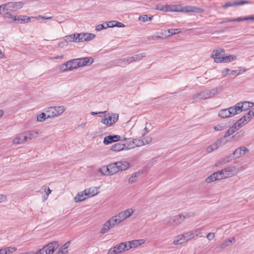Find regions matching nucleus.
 Instances as JSON below:
<instances>
[{
	"mask_svg": "<svg viewBox=\"0 0 254 254\" xmlns=\"http://www.w3.org/2000/svg\"><path fill=\"white\" fill-rule=\"evenodd\" d=\"M218 89V88L216 87L211 90H205L194 95L193 99L197 101L212 97L217 94Z\"/></svg>",
	"mask_w": 254,
	"mask_h": 254,
	"instance_id": "1",
	"label": "nucleus"
},
{
	"mask_svg": "<svg viewBox=\"0 0 254 254\" xmlns=\"http://www.w3.org/2000/svg\"><path fill=\"white\" fill-rule=\"evenodd\" d=\"M59 247V242L58 241H54L40 249L36 254H53Z\"/></svg>",
	"mask_w": 254,
	"mask_h": 254,
	"instance_id": "2",
	"label": "nucleus"
},
{
	"mask_svg": "<svg viewBox=\"0 0 254 254\" xmlns=\"http://www.w3.org/2000/svg\"><path fill=\"white\" fill-rule=\"evenodd\" d=\"M218 171L221 174L223 179L233 176L238 173V170L236 166H231Z\"/></svg>",
	"mask_w": 254,
	"mask_h": 254,
	"instance_id": "3",
	"label": "nucleus"
},
{
	"mask_svg": "<svg viewBox=\"0 0 254 254\" xmlns=\"http://www.w3.org/2000/svg\"><path fill=\"white\" fill-rule=\"evenodd\" d=\"M78 61V59H73L67 61L65 63L61 65L60 69L61 71H64L66 70H71L73 69L77 68L76 62Z\"/></svg>",
	"mask_w": 254,
	"mask_h": 254,
	"instance_id": "4",
	"label": "nucleus"
},
{
	"mask_svg": "<svg viewBox=\"0 0 254 254\" xmlns=\"http://www.w3.org/2000/svg\"><path fill=\"white\" fill-rule=\"evenodd\" d=\"M7 6V10L15 11L23 7V3L21 1L9 2L3 4V6Z\"/></svg>",
	"mask_w": 254,
	"mask_h": 254,
	"instance_id": "5",
	"label": "nucleus"
},
{
	"mask_svg": "<svg viewBox=\"0 0 254 254\" xmlns=\"http://www.w3.org/2000/svg\"><path fill=\"white\" fill-rule=\"evenodd\" d=\"M225 51L223 49H218L214 50L211 55V57L214 59V62L217 63H222V57H221L222 53H224Z\"/></svg>",
	"mask_w": 254,
	"mask_h": 254,
	"instance_id": "6",
	"label": "nucleus"
},
{
	"mask_svg": "<svg viewBox=\"0 0 254 254\" xmlns=\"http://www.w3.org/2000/svg\"><path fill=\"white\" fill-rule=\"evenodd\" d=\"M120 138L121 136L119 135H109L104 138L103 143L106 145H108L120 140Z\"/></svg>",
	"mask_w": 254,
	"mask_h": 254,
	"instance_id": "7",
	"label": "nucleus"
},
{
	"mask_svg": "<svg viewBox=\"0 0 254 254\" xmlns=\"http://www.w3.org/2000/svg\"><path fill=\"white\" fill-rule=\"evenodd\" d=\"M249 150L245 147H241L236 149L233 153L232 155L234 159L240 158L244 155L246 152H248Z\"/></svg>",
	"mask_w": 254,
	"mask_h": 254,
	"instance_id": "8",
	"label": "nucleus"
},
{
	"mask_svg": "<svg viewBox=\"0 0 254 254\" xmlns=\"http://www.w3.org/2000/svg\"><path fill=\"white\" fill-rule=\"evenodd\" d=\"M183 221L182 215L179 214L170 218L168 221V223L171 225H175L181 224Z\"/></svg>",
	"mask_w": 254,
	"mask_h": 254,
	"instance_id": "9",
	"label": "nucleus"
},
{
	"mask_svg": "<svg viewBox=\"0 0 254 254\" xmlns=\"http://www.w3.org/2000/svg\"><path fill=\"white\" fill-rule=\"evenodd\" d=\"M219 171L213 173L210 176H208L205 179V182L207 183H211L216 180H220L222 179V177Z\"/></svg>",
	"mask_w": 254,
	"mask_h": 254,
	"instance_id": "10",
	"label": "nucleus"
},
{
	"mask_svg": "<svg viewBox=\"0 0 254 254\" xmlns=\"http://www.w3.org/2000/svg\"><path fill=\"white\" fill-rule=\"evenodd\" d=\"M238 104H240L241 112L247 111L254 106V103L249 101L240 102Z\"/></svg>",
	"mask_w": 254,
	"mask_h": 254,
	"instance_id": "11",
	"label": "nucleus"
},
{
	"mask_svg": "<svg viewBox=\"0 0 254 254\" xmlns=\"http://www.w3.org/2000/svg\"><path fill=\"white\" fill-rule=\"evenodd\" d=\"M186 13L193 12L196 13H201L204 11V9L194 6L187 5L186 6Z\"/></svg>",
	"mask_w": 254,
	"mask_h": 254,
	"instance_id": "12",
	"label": "nucleus"
},
{
	"mask_svg": "<svg viewBox=\"0 0 254 254\" xmlns=\"http://www.w3.org/2000/svg\"><path fill=\"white\" fill-rule=\"evenodd\" d=\"M113 122H109L108 118H106L105 117L102 119L101 122L107 126H112L117 122L119 119V115L118 114H113Z\"/></svg>",
	"mask_w": 254,
	"mask_h": 254,
	"instance_id": "13",
	"label": "nucleus"
},
{
	"mask_svg": "<svg viewBox=\"0 0 254 254\" xmlns=\"http://www.w3.org/2000/svg\"><path fill=\"white\" fill-rule=\"evenodd\" d=\"M110 219L115 225L125 220V218L123 212H122L119 213L118 215L113 216Z\"/></svg>",
	"mask_w": 254,
	"mask_h": 254,
	"instance_id": "14",
	"label": "nucleus"
},
{
	"mask_svg": "<svg viewBox=\"0 0 254 254\" xmlns=\"http://www.w3.org/2000/svg\"><path fill=\"white\" fill-rule=\"evenodd\" d=\"M115 226L114 224L112 222L111 220L110 219L107 221L103 225V227L100 230L101 234L106 233L110 229L113 228Z\"/></svg>",
	"mask_w": 254,
	"mask_h": 254,
	"instance_id": "15",
	"label": "nucleus"
},
{
	"mask_svg": "<svg viewBox=\"0 0 254 254\" xmlns=\"http://www.w3.org/2000/svg\"><path fill=\"white\" fill-rule=\"evenodd\" d=\"M114 249L117 250V253L118 254L121 253L124 251H127V242H123L118 244L116 246H114Z\"/></svg>",
	"mask_w": 254,
	"mask_h": 254,
	"instance_id": "16",
	"label": "nucleus"
},
{
	"mask_svg": "<svg viewBox=\"0 0 254 254\" xmlns=\"http://www.w3.org/2000/svg\"><path fill=\"white\" fill-rule=\"evenodd\" d=\"M144 145V140L141 139H134L128 145L130 148H134L136 147H139Z\"/></svg>",
	"mask_w": 254,
	"mask_h": 254,
	"instance_id": "17",
	"label": "nucleus"
},
{
	"mask_svg": "<svg viewBox=\"0 0 254 254\" xmlns=\"http://www.w3.org/2000/svg\"><path fill=\"white\" fill-rule=\"evenodd\" d=\"M45 113L47 114V118H52L56 117V109L54 106L49 107L44 109Z\"/></svg>",
	"mask_w": 254,
	"mask_h": 254,
	"instance_id": "18",
	"label": "nucleus"
},
{
	"mask_svg": "<svg viewBox=\"0 0 254 254\" xmlns=\"http://www.w3.org/2000/svg\"><path fill=\"white\" fill-rule=\"evenodd\" d=\"M229 109L231 116H235L242 112L238 103L235 106L229 107Z\"/></svg>",
	"mask_w": 254,
	"mask_h": 254,
	"instance_id": "19",
	"label": "nucleus"
},
{
	"mask_svg": "<svg viewBox=\"0 0 254 254\" xmlns=\"http://www.w3.org/2000/svg\"><path fill=\"white\" fill-rule=\"evenodd\" d=\"M117 168L120 171H125L127 170L129 167V163L126 161H120L117 162Z\"/></svg>",
	"mask_w": 254,
	"mask_h": 254,
	"instance_id": "20",
	"label": "nucleus"
},
{
	"mask_svg": "<svg viewBox=\"0 0 254 254\" xmlns=\"http://www.w3.org/2000/svg\"><path fill=\"white\" fill-rule=\"evenodd\" d=\"M86 191L87 190H85L84 191L78 193L74 198L75 201L79 202L84 200L86 198V196H87Z\"/></svg>",
	"mask_w": 254,
	"mask_h": 254,
	"instance_id": "21",
	"label": "nucleus"
},
{
	"mask_svg": "<svg viewBox=\"0 0 254 254\" xmlns=\"http://www.w3.org/2000/svg\"><path fill=\"white\" fill-rule=\"evenodd\" d=\"M109 168L110 175H113L119 172V170L117 168V163L115 162L111 163L108 165Z\"/></svg>",
	"mask_w": 254,
	"mask_h": 254,
	"instance_id": "22",
	"label": "nucleus"
},
{
	"mask_svg": "<svg viewBox=\"0 0 254 254\" xmlns=\"http://www.w3.org/2000/svg\"><path fill=\"white\" fill-rule=\"evenodd\" d=\"M234 159L232 154L226 156L225 157L221 158L219 161L215 164L216 166H218V164H224L226 163L230 162L231 160Z\"/></svg>",
	"mask_w": 254,
	"mask_h": 254,
	"instance_id": "23",
	"label": "nucleus"
},
{
	"mask_svg": "<svg viewBox=\"0 0 254 254\" xmlns=\"http://www.w3.org/2000/svg\"><path fill=\"white\" fill-rule=\"evenodd\" d=\"M4 19L8 22H17L16 16H13L9 12H6L4 14Z\"/></svg>",
	"mask_w": 254,
	"mask_h": 254,
	"instance_id": "24",
	"label": "nucleus"
},
{
	"mask_svg": "<svg viewBox=\"0 0 254 254\" xmlns=\"http://www.w3.org/2000/svg\"><path fill=\"white\" fill-rule=\"evenodd\" d=\"M125 145L124 144L117 143L114 144L110 148L113 151H120L124 149Z\"/></svg>",
	"mask_w": 254,
	"mask_h": 254,
	"instance_id": "25",
	"label": "nucleus"
},
{
	"mask_svg": "<svg viewBox=\"0 0 254 254\" xmlns=\"http://www.w3.org/2000/svg\"><path fill=\"white\" fill-rule=\"evenodd\" d=\"M16 23H20L22 24L29 22L30 21V18L27 16L20 15L17 16V18L16 17Z\"/></svg>",
	"mask_w": 254,
	"mask_h": 254,
	"instance_id": "26",
	"label": "nucleus"
},
{
	"mask_svg": "<svg viewBox=\"0 0 254 254\" xmlns=\"http://www.w3.org/2000/svg\"><path fill=\"white\" fill-rule=\"evenodd\" d=\"M218 115L221 118H228L231 116L229 108L228 109H225L223 110H221L218 114Z\"/></svg>",
	"mask_w": 254,
	"mask_h": 254,
	"instance_id": "27",
	"label": "nucleus"
},
{
	"mask_svg": "<svg viewBox=\"0 0 254 254\" xmlns=\"http://www.w3.org/2000/svg\"><path fill=\"white\" fill-rule=\"evenodd\" d=\"M184 234H182L181 235L178 236L176 239L174 241L173 244L175 245H178L180 244H182V243L186 242L185 238L184 237Z\"/></svg>",
	"mask_w": 254,
	"mask_h": 254,
	"instance_id": "28",
	"label": "nucleus"
},
{
	"mask_svg": "<svg viewBox=\"0 0 254 254\" xmlns=\"http://www.w3.org/2000/svg\"><path fill=\"white\" fill-rule=\"evenodd\" d=\"M237 57L235 55H229L228 56L222 57V62L223 63H228L231 61L236 60Z\"/></svg>",
	"mask_w": 254,
	"mask_h": 254,
	"instance_id": "29",
	"label": "nucleus"
},
{
	"mask_svg": "<svg viewBox=\"0 0 254 254\" xmlns=\"http://www.w3.org/2000/svg\"><path fill=\"white\" fill-rule=\"evenodd\" d=\"M173 7L174 8V12H181L186 13V6H183L181 4H174Z\"/></svg>",
	"mask_w": 254,
	"mask_h": 254,
	"instance_id": "30",
	"label": "nucleus"
},
{
	"mask_svg": "<svg viewBox=\"0 0 254 254\" xmlns=\"http://www.w3.org/2000/svg\"><path fill=\"white\" fill-rule=\"evenodd\" d=\"M76 33L67 35L64 37V40L67 42H76Z\"/></svg>",
	"mask_w": 254,
	"mask_h": 254,
	"instance_id": "31",
	"label": "nucleus"
},
{
	"mask_svg": "<svg viewBox=\"0 0 254 254\" xmlns=\"http://www.w3.org/2000/svg\"><path fill=\"white\" fill-rule=\"evenodd\" d=\"M81 61H83L82 65H87L91 64L93 62V59L91 57H85L84 58H81Z\"/></svg>",
	"mask_w": 254,
	"mask_h": 254,
	"instance_id": "32",
	"label": "nucleus"
},
{
	"mask_svg": "<svg viewBox=\"0 0 254 254\" xmlns=\"http://www.w3.org/2000/svg\"><path fill=\"white\" fill-rule=\"evenodd\" d=\"M142 172H137L133 173L131 177H130L129 179L128 182L129 183L133 184L136 181V178H138L139 176L141 174Z\"/></svg>",
	"mask_w": 254,
	"mask_h": 254,
	"instance_id": "33",
	"label": "nucleus"
},
{
	"mask_svg": "<svg viewBox=\"0 0 254 254\" xmlns=\"http://www.w3.org/2000/svg\"><path fill=\"white\" fill-rule=\"evenodd\" d=\"M86 33H76V42H81L85 41Z\"/></svg>",
	"mask_w": 254,
	"mask_h": 254,
	"instance_id": "34",
	"label": "nucleus"
},
{
	"mask_svg": "<svg viewBox=\"0 0 254 254\" xmlns=\"http://www.w3.org/2000/svg\"><path fill=\"white\" fill-rule=\"evenodd\" d=\"M56 109V117L61 115L62 114L65 110V108L63 106H54Z\"/></svg>",
	"mask_w": 254,
	"mask_h": 254,
	"instance_id": "35",
	"label": "nucleus"
},
{
	"mask_svg": "<svg viewBox=\"0 0 254 254\" xmlns=\"http://www.w3.org/2000/svg\"><path fill=\"white\" fill-rule=\"evenodd\" d=\"M168 32V34L167 35V36H169L172 35L178 34L181 32V30L179 28L177 29H168L167 30H166L165 32Z\"/></svg>",
	"mask_w": 254,
	"mask_h": 254,
	"instance_id": "36",
	"label": "nucleus"
},
{
	"mask_svg": "<svg viewBox=\"0 0 254 254\" xmlns=\"http://www.w3.org/2000/svg\"><path fill=\"white\" fill-rule=\"evenodd\" d=\"M98 171L101 173L103 175H110L109 173V168L108 166H103L100 168H99Z\"/></svg>",
	"mask_w": 254,
	"mask_h": 254,
	"instance_id": "37",
	"label": "nucleus"
},
{
	"mask_svg": "<svg viewBox=\"0 0 254 254\" xmlns=\"http://www.w3.org/2000/svg\"><path fill=\"white\" fill-rule=\"evenodd\" d=\"M108 27H111L109 23H108V22H105L103 24H100L98 25L96 27V30L97 31H101L103 29H106Z\"/></svg>",
	"mask_w": 254,
	"mask_h": 254,
	"instance_id": "38",
	"label": "nucleus"
},
{
	"mask_svg": "<svg viewBox=\"0 0 254 254\" xmlns=\"http://www.w3.org/2000/svg\"><path fill=\"white\" fill-rule=\"evenodd\" d=\"M128 243L129 244V246L127 247V250H128L132 248H136L139 246V243H138L136 240L129 241Z\"/></svg>",
	"mask_w": 254,
	"mask_h": 254,
	"instance_id": "39",
	"label": "nucleus"
},
{
	"mask_svg": "<svg viewBox=\"0 0 254 254\" xmlns=\"http://www.w3.org/2000/svg\"><path fill=\"white\" fill-rule=\"evenodd\" d=\"M153 18V16L148 17L147 15L144 14V15H140L138 19L140 20H142L143 22H146V21H149L152 20Z\"/></svg>",
	"mask_w": 254,
	"mask_h": 254,
	"instance_id": "40",
	"label": "nucleus"
},
{
	"mask_svg": "<svg viewBox=\"0 0 254 254\" xmlns=\"http://www.w3.org/2000/svg\"><path fill=\"white\" fill-rule=\"evenodd\" d=\"M183 234L184 236V237L185 238L186 242H187L189 240L194 238V236H193V234L191 232V231H189L188 232L184 233H183Z\"/></svg>",
	"mask_w": 254,
	"mask_h": 254,
	"instance_id": "41",
	"label": "nucleus"
},
{
	"mask_svg": "<svg viewBox=\"0 0 254 254\" xmlns=\"http://www.w3.org/2000/svg\"><path fill=\"white\" fill-rule=\"evenodd\" d=\"M47 118V114L45 112L42 113L39 115L37 116V120L38 122H43Z\"/></svg>",
	"mask_w": 254,
	"mask_h": 254,
	"instance_id": "42",
	"label": "nucleus"
},
{
	"mask_svg": "<svg viewBox=\"0 0 254 254\" xmlns=\"http://www.w3.org/2000/svg\"><path fill=\"white\" fill-rule=\"evenodd\" d=\"M134 211L132 209H127L125 211L122 212L125 219L131 215Z\"/></svg>",
	"mask_w": 254,
	"mask_h": 254,
	"instance_id": "43",
	"label": "nucleus"
},
{
	"mask_svg": "<svg viewBox=\"0 0 254 254\" xmlns=\"http://www.w3.org/2000/svg\"><path fill=\"white\" fill-rule=\"evenodd\" d=\"M70 244V241L67 242L66 243H65L62 247H61L59 250H61V251L63 252L64 253H65L67 254L68 251L67 248H68L69 245Z\"/></svg>",
	"mask_w": 254,
	"mask_h": 254,
	"instance_id": "44",
	"label": "nucleus"
},
{
	"mask_svg": "<svg viewBox=\"0 0 254 254\" xmlns=\"http://www.w3.org/2000/svg\"><path fill=\"white\" fill-rule=\"evenodd\" d=\"M115 66L126 64V61L124 59H119L114 62Z\"/></svg>",
	"mask_w": 254,
	"mask_h": 254,
	"instance_id": "45",
	"label": "nucleus"
},
{
	"mask_svg": "<svg viewBox=\"0 0 254 254\" xmlns=\"http://www.w3.org/2000/svg\"><path fill=\"white\" fill-rule=\"evenodd\" d=\"M22 137H21V134H20L18 136L16 137L14 140H13V143L14 144H21L23 143V140H22Z\"/></svg>",
	"mask_w": 254,
	"mask_h": 254,
	"instance_id": "46",
	"label": "nucleus"
},
{
	"mask_svg": "<svg viewBox=\"0 0 254 254\" xmlns=\"http://www.w3.org/2000/svg\"><path fill=\"white\" fill-rule=\"evenodd\" d=\"M146 56V54L145 53H142L140 54L135 55L132 57L133 58V62L139 60H141L142 58H144Z\"/></svg>",
	"mask_w": 254,
	"mask_h": 254,
	"instance_id": "47",
	"label": "nucleus"
},
{
	"mask_svg": "<svg viewBox=\"0 0 254 254\" xmlns=\"http://www.w3.org/2000/svg\"><path fill=\"white\" fill-rule=\"evenodd\" d=\"M235 132V130L231 127L225 133L224 137L226 138L232 135Z\"/></svg>",
	"mask_w": 254,
	"mask_h": 254,
	"instance_id": "48",
	"label": "nucleus"
},
{
	"mask_svg": "<svg viewBox=\"0 0 254 254\" xmlns=\"http://www.w3.org/2000/svg\"><path fill=\"white\" fill-rule=\"evenodd\" d=\"M225 128H226V125H224L223 124L218 125L217 126H214L213 127L214 129L216 131L222 130L223 129H224Z\"/></svg>",
	"mask_w": 254,
	"mask_h": 254,
	"instance_id": "49",
	"label": "nucleus"
},
{
	"mask_svg": "<svg viewBox=\"0 0 254 254\" xmlns=\"http://www.w3.org/2000/svg\"><path fill=\"white\" fill-rule=\"evenodd\" d=\"M250 2L248 0H237L235 1V6L243 5L245 4H249Z\"/></svg>",
	"mask_w": 254,
	"mask_h": 254,
	"instance_id": "50",
	"label": "nucleus"
},
{
	"mask_svg": "<svg viewBox=\"0 0 254 254\" xmlns=\"http://www.w3.org/2000/svg\"><path fill=\"white\" fill-rule=\"evenodd\" d=\"M235 6V1H233V2L228 1V2H226L224 4L222 5L221 6V7L223 9H225L228 7Z\"/></svg>",
	"mask_w": 254,
	"mask_h": 254,
	"instance_id": "51",
	"label": "nucleus"
},
{
	"mask_svg": "<svg viewBox=\"0 0 254 254\" xmlns=\"http://www.w3.org/2000/svg\"><path fill=\"white\" fill-rule=\"evenodd\" d=\"M112 22H115V24H112V25H110L111 27H113L115 26L118 27H124L125 25L123 23L119 21H112Z\"/></svg>",
	"mask_w": 254,
	"mask_h": 254,
	"instance_id": "52",
	"label": "nucleus"
},
{
	"mask_svg": "<svg viewBox=\"0 0 254 254\" xmlns=\"http://www.w3.org/2000/svg\"><path fill=\"white\" fill-rule=\"evenodd\" d=\"M216 142L218 144V145L220 146H222V145H225L227 142V140L226 139H225V138L224 137V138H221L218 139Z\"/></svg>",
	"mask_w": 254,
	"mask_h": 254,
	"instance_id": "53",
	"label": "nucleus"
},
{
	"mask_svg": "<svg viewBox=\"0 0 254 254\" xmlns=\"http://www.w3.org/2000/svg\"><path fill=\"white\" fill-rule=\"evenodd\" d=\"M85 41H88L93 39L95 35L92 33H86Z\"/></svg>",
	"mask_w": 254,
	"mask_h": 254,
	"instance_id": "54",
	"label": "nucleus"
},
{
	"mask_svg": "<svg viewBox=\"0 0 254 254\" xmlns=\"http://www.w3.org/2000/svg\"><path fill=\"white\" fill-rule=\"evenodd\" d=\"M202 230V228H198L195 230L191 231V232L193 234L194 238L195 237H197V236H199L201 234V231Z\"/></svg>",
	"mask_w": 254,
	"mask_h": 254,
	"instance_id": "55",
	"label": "nucleus"
},
{
	"mask_svg": "<svg viewBox=\"0 0 254 254\" xmlns=\"http://www.w3.org/2000/svg\"><path fill=\"white\" fill-rule=\"evenodd\" d=\"M174 4L165 5V12H174V8L173 7Z\"/></svg>",
	"mask_w": 254,
	"mask_h": 254,
	"instance_id": "56",
	"label": "nucleus"
},
{
	"mask_svg": "<svg viewBox=\"0 0 254 254\" xmlns=\"http://www.w3.org/2000/svg\"><path fill=\"white\" fill-rule=\"evenodd\" d=\"M86 190V193L88 196H93L96 194L93 189L90 188L88 190Z\"/></svg>",
	"mask_w": 254,
	"mask_h": 254,
	"instance_id": "57",
	"label": "nucleus"
},
{
	"mask_svg": "<svg viewBox=\"0 0 254 254\" xmlns=\"http://www.w3.org/2000/svg\"><path fill=\"white\" fill-rule=\"evenodd\" d=\"M242 127V125L239 124V123H237V122H236L235 124H234V125H233V126L231 127L234 130H235V132L236 130L239 129Z\"/></svg>",
	"mask_w": 254,
	"mask_h": 254,
	"instance_id": "58",
	"label": "nucleus"
},
{
	"mask_svg": "<svg viewBox=\"0 0 254 254\" xmlns=\"http://www.w3.org/2000/svg\"><path fill=\"white\" fill-rule=\"evenodd\" d=\"M5 249L6 250L7 254L9 253H12L16 251L17 250V248L16 247H8L5 248Z\"/></svg>",
	"mask_w": 254,
	"mask_h": 254,
	"instance_id": "59",
	"label": "nucleus"
},
{
	"mask_svg": "<svg viewBox=\"0 0 254 254\" xmlns=\"http://www.w3.org/2000/svg\"><path fill=\"white\" fill-rule=\"evenodd\" d=\"M245 115L249 121H250L254 116V114H253V110L249 111L248 113Z\"/></svg>",
	"mask_w": 254,
	"mask_h": 254,
	"instance_id": "60",
	"label": "nucleus"
},
{
	"mask_svg": "<svg viewBox=\"0 0 254 254\" xmlns=\"http://www.w3.org/2000/svg\"><path fill=\"white\" fill-rule=\"evenodd\" d=\"M231 241H225V242H224L220 246V248L221 249H224L226 247H228V246H229L230 245V242Z\"/></svg>",
	"mask_w": 254,
	"mask_h": 254,
	"instance_id": "61",
	"label": "nucleus"
},
{
	"mask_svg": "<svg viewBox=\"0 0 254 254\" xmlns=\"http://www.w3.org/2000/svg\"><path fill=\"white\" fill-rule=\"evenodd\" d=\"M155 9L156 10L165 11V5H162V4L157 5L156 6Z\"/></svg>",
	"mask_w": 254,
	"mask_h": 254,
	"instance_id": "62",
	"label": "nucleus"
},
{
	"mask_svg": "<svg viewBox=\"0 0 254 254\" xmlns=\"http://www.w3.org/2000/svg\"><path fill=\"white\" fill-rule=\"evenodd\" d=\"M181 215H182L183 220H184L185 218H189L190 217L192 216L193 215V213L192 212H191V213L187 212V213H185L184 214H181Z\"/></svg>",
	"mask_w": 254,
	"mask_h": 254,
	"instance_id": "63",
	"label": "nucleus"
},
{
	"mask_svg": "<svg viewBox=\"0 0 254 254\" xmlns=\"http://www.w3.org/2000/svg\"><path fill=\"white\" fill-rule=\"evenodd\" d=\"M107 254H118L117 250L114 249V247L110 249Z\"/></svg>",
	"mask_w": 254,
	"mask_h": 254,
	"instance_id": "64",
	"label": "nucleus"
}]
</instances>
